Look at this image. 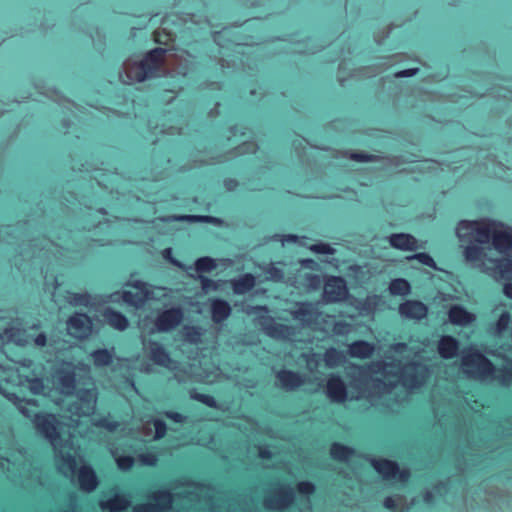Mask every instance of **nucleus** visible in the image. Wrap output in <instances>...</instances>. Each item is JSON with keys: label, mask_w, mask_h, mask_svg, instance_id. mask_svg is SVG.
I'll return each mask as SVG.
<instances>
[{"label": "nucleus", "mask_w": 512, "mask_h": 512, "mask_svg": "<svg viewBox=\"0 0 512 512\" xmlns=\"http://www.w3.org/2000/svg\"><path fill=\"white\" fill-rule=\"evenodd\" d=\"M332 331L335 335L344 336L350 333L351 325L346 321H337L333 324Z\"/></svg>", "instance_id": "51"}, {"label": "nucleus", "mask_w": 512, "mask_h": 512, "mask_svg": "<svg viewBox=\"0 0 512 512\" xmlns=\"http://www.w3.org/2000/svg\"><path fill=\"white\" fill-rule=\"evenodd\" d=\"M371 464L384 479H393L398 476L399 480L404 482L407 481L410 476L409 471L406 469L400 470L395 461L371 459Z\"/></svg>", "instance_id": "9"}, {"label": "nucleus", "mask_w": 512, "mask_h": 512, "mask_svg": "<svg viewBox=\"0 0 512 512\" xmlns=\"http://www.w3.org/2000/svg\"><path fill=\"white\" fill-rule=\"evenodd\" d=\"M90 356L93 359V363L96 367H105L113 362L114 348L108 349H96L91 352Z\"/></svg>", "instance_id": "34"}, {"label": "nucleus", "mask_w": 512, "mask_h": 512, "mask_svg": "<svg viewBox=\"0 0 512 512\" xmlns=\"http://www.w3.org/2000/svg\"><path fill=\"white\" fill-rule=\"evenodd\" d=\"M375 347L373 344L357 340L352 342L348 347V353L352 358L367 359L374 353Z\"/></svg>", "instance_id": "29"}, {"label": "nucleus", "mask_w": 512, "mask_h": 512, "mask_svg": "<svg viewBox=\"0 0 512 512\" xmlns=\"http://www.w3.org/2000/svg\"><path fill=\"white\" fill-rule=\"evenodd\" d=\"M76 396L77 401L70 410L79 417L93 414L97 404V390L95 388L80 389L76 392Z\"/></svg>", "instance_id": "6"}, {"label": "nucleus", "mask_w": 512, "mask_h": 512, "mask_svg": "<svg viewBox=\"0 0 512 512\" xmlns=\"http://www.w3.org/2000/svg\"><path fill=\"white\" fill-rule=\"evenodd\" d=\"M1 338L18 346H26L29 343L26 331L14 326L4 329Z\"/></svg>", "instance_id": "31"}, {"label": "nucleus", "mask_w": 512, "mask_h": 512, "mask_svg": "<svg viewBox=\"0 0 512 512\" xmlns=\"http://www.w3.org/2000/svg\"><path fill=\"white\" fill-rule=\"evenodd\" d=\"M183 320V311L179 307H172L160 312L155 319L158 332H169L175 329Z\"/></svg>", "instance_id": "8"}, {"label": "nucleus", "mask_w": 512, "mask_h": 512, "mask_svg": "<svg viewBox=\"0 0 512 512\" xmlns=\"http://www.w3.org/2000/svg\"><path fill=\"white\" fill-rule=\"evenodd\" d=\"M348 289L345 280L339 276L329 277L323 287V298L327 303H337L347 298Z\"/></svg>", "instance_id": "7"}, {"label": "nucleus", "mask_w": 512, "mask_h": 512, "mask_svg": "<svg viewBox=\"0 0 512 512\" xmlns=\"http://www.w3.org/2000/svg\"><path fill=\"white\" fill-rule=\"evenodd\" d=\"M266 279L273 282H282L285 278L284 271L274 264H270L265 269Z\"/></svg>", "instance_id": "44"}, {"label": "nucleus", "mask_w": 512, "mask_h": 512, "mask_svg": "<svg viewBox=\"0 0 512 512\" xmlns=\"http://www.w3.org/2000/svg\"><path fill=\"white\" fill-rule=\"evenodd\" d=\"M496 225V221H476L473 242L477 244H488L491 239L493 240Z\"/></svg>", "instance_id": "20"}, {"label": "nucleus", "mask_w": 512, "mask_h": 512, "mask_svg": "<svg viewBox=\"0 0 512 512\" xmlns=\"http://www.w3.org/2000/svg\"><path fill=\"white\" fill-rule=\"evenodd\" d=\"M461 369L468 377L480 382L491 380L495 373L493 363L481 352L469 350L461 358Z\"/></svg>", "instance_id": "3"}, {"label": "nucleus", "mask_w": 512, "mask_h": 512, "mask_svg": "<svg viewBox=\"0 0 512 512\" xmlns=\"http://www.w3.org/2000/svg\"><path fill=\"white\" fill-rule=\"evenodd\" d=\"M231 286L234 294L243 295L254 288L255 277L251 273H245L236 279H232Z\"/></svg>", "instance_id": "30"}, {"label": "nucleus", "mask_w": 512, "mask_h": 512, "mask_svg": "<svg viewBox=\"0 0 512 512\" xmlns=\"http://www.w3.org/2000/svg\"><path fill=\"white\" fill-rule=\"evenodd\" d=\"M151 498L156 501L158 507H160L161 512L168 511L172 507L173 498L172 494L167 490H157L153 492Z\"/></svg>", "instance_id": "36"}, {"label": "nucleus", "mask_w": 512, "mask_h": 512, "mask_svg": "<svg viewBox=\"0 0 512 512\" xmlns=\"http://www.w3.org/2000/svg\"><path fill=\"white\" fill-rule=\"evenodd\" d=\"M299 493L304 495H311L315 492V485L310 481H301L297 484Z\"/></svg>", "instance_id": "56"}, {"label": "nucleus", "mask_w": 512, "mask_h": 512, "mask_svg": "<svg viewBox=\"0 0 512 512\" xmlns=\"http://www.w3.org/2000/svg\"><path fill=\"white\" fill-rule=\"evenodd\" d=\"M437 350L443 359H452L458 354L459 342L450 335H444L439 339Z\"/></svg>", "instance_id": "23"}, {"label": "nucleus", "mask_w": 512, "mask_h": 512, "mask_svg": "<svg viewBox=\"0 0 512 512\" xmlns=\"http://www.w3.org/2000/svg\"><path fill=\"white\" fill-rule=\"evenodd\" d=\"M492 244L498 252H508L512 248V228L497 222Z\"/></svg>", "instance_id": "17"}, {"label": "nucleus", "mask_w": 512, "mask_h": 512, "mask_svg": "<svg viewBox=\"0 0 512 512\" xmlns=\"http://www.w3.org/2000/svg\"><path fill=\"white\" fill-rule=\"evenodd\" d=\"M93 425L96 427L104 428L109 432H114L119 427V422L111 421L106 417L97 419L93 422Z\"/></svg>", "instance_id": "48"}, {"label": "nucleus", "mask_w": 512, "mask_h": 512, "mask_svg": "<svg viewBox=\"0 0 512 512\" xmlns=\"http://www.w3.org/2000/svg\"><path fill=\"white\" fill-rule=\"evenodd\" d=\"M67 301L72 306H89L91 304V296L89 293H74L69 292L67 295Z\"/></svg>", "instance_id": "40"}, {"label": "nucleus", "mask_w": 512, "mask_h": 512, "mask_svg": "<svg viewBox=\"0 0 512 512\" xmlns=\"http://www.w3.org/2000/svg\"><path fill=\"white\" fill-rule=\"evenodd\" d=\"M277 386L285 391H295L301 387L306 379L298 372H294L288 369H282L277 372Z\"/></svg>", "instance_id": "14"}, {"label": "nucleus", "mask_w": 512, "mask_h": 512, "mask_svg": "<svg viewBox=\"0 0 512 512\" xmlns=\"http://www.w3.org/2000/svg\"><path fill=\"white\" fill-rule=\"evenodd\" d=\"M78 483L85 492H92L97 488L98 479L92 467L84 465L79 469Z\"/></svg>", "instance_id": "24"}, {"label": "nucleus", "mask_w": 512, "mask_h": 512, "mask_svg": "<svg viewBox=\"0 0 512 512\" xmlns=\"http://www.w3.org/2000/svg\"><path fill=\"white\" fill-rule=\"evenodd\" d=\"M184 218L192 220V221L210 222V223H216V222L220 221L216 217H213V216H202V215L183 216V217H180L179 219H184Z\"/></svg>", "instance_id": "57"}, {"label": "nucleus", "mask_w": 512, "mask_h": 512, "mask_svg": "<svg viewBox=\"0 0 512 512\" xmlns=\"http://www.w3.org/2000/svg\"><path fill=\"white\" fill-rule=\"evenodd\" d=\"M294 499V489L290 485H281L265 496L263 505L268 510L282 511L290 507Z\"/></svg>", "instance_id": "4"}, {"label": "nucleus", "mask_w": 512, "mask_h": 512, "mask_svg": "<svg viewBox=\"0 0 512 512\" xmlns=\"http://www.w3.org/2000/svg\"><path fill=\"white\" fill-rule=\"evenodd\" d=\"M310 250L325 255H332L335 253V249L327 243H317L310 246Z\"/></svg>", "instance_id": "53"}, {"label": "nucleus", "mask_w": 512, "mask_h": 512, "mask_svg": "<svg viewBox=\"0 0 512 512\" xmlns=\"http://www.w3.org/2000/svg\"><path fill=\"white\" fill-rule=\"evenodd\" d=\"M130 285L137 289V292L124 291L122 299L124 302L135 307H141L151 297L152 292L147 283L141 280H135Z\"/></svg>", "instance_id": "11"}, {"label": "nucleus", "mask_w": 512, "mask_h": 512, "mask_svg": "<svg viewBox=\"0 0 512 512\" xmlns=\"http://www.w3.org/2000/svg\"><path fill=\"white\" fill-rule=\"evenodd\" d=\"M104 318L106 322L116 330L124 331L127 329L129 322L126 316L122 313L115 311L111 308H107L104 311Z\"/></svg>", "instance_id": "32"}, {"label": "nucleus", "mask_w": 512, "mask_h": 512, "mask_svg": "<svg viewBox=\"0 0 512 512\" xmlns=\"http://www.w3.org/2000/svg\"><path fill=\"white\" fill-rule=\"evenodd\" d=\"M166 52V49L157 47L148 52L139 62H124L123 70L119 73L121 82L131 85L136 82H143L146 79L157 77L163 63V56Z\"/></svg>", "instance_id": "2"}, {"label": "nucleus", "mask_w": 512, "mask_h": 512, "mask_svg": "<svg viewBox=\"0 0 512 512\" xmlns=\"http://www.w3.org/2000/svg\"><path fill=\"white\" fill-rule=\"evenodd\" d=\"M117 466L122 471H128L134 464V458L132 456H119L116 458Z\"/></svg>", "instance_id": "54"}, {"label": "nucleus", "mask_w": 512, "mask_h": 512, "mask_svg": "<svg viewBox=\"0 0 512 512\" xmlns=\"http://www.w3.org/2000/svg\"><path fill=\"white\" fill-rule=\"evenodd\" d=\"M383 505L385 508L389 510H395L396 509V500L392 496H388L384 499Z\"/></svg>", "instance_id": "62"}, {"label": "nucleus", "mask_w": 512, "mask_h": 512, "mask_svg": "<svg viewBox=\"0 0 512 512\" xmlns=\"http://www.w3.org/2000/svg\"><path fill=\"white\" fill-rule=\"evenodd\" d=\"M149 358L150 360L158 365L167 369H174L175 362L171 359L169 352L164 346L157 341L150 340L148 342Z\"/></svg>", "instance_id": "15"}, {"label": "nucleus", "mask_w": 512, "mask_h": 512, "mask_svg": "<svg viewBox=\"0 0 512 512\" xmlns=\"http://www.w3.org/2000/svg\"><path fill=\"white\" fill-rule=\"evenodd\" d=\"M232 312L230 304L220 298L211 301V319L214 323L220 324L224 322Z\"/></svg>", "instance_id": "25"}, {"label": "nucleus", "mask_w": 512, "mask_h": 512, "mask_svg": "<svg viewBox=\"0 0 512 512\" xmlns=\"http://www.w3.org/2000/svg\"><path fill=\"white\" fill-rule=\"evenodd\" d=\"M448 319L453 325L465 327L474 322L476 317L463 306L456 304L450 307L448 311Z\"/></svg>", "instance_id": "21"}, {"label": "nucleus", "mask_w": 512, "mask_h": 512, "mask_svg": "<svg viewBox=\"0 0 512 512\" xmlns=\"http://www.w3.org/2000/svg\"><path fill=\"white\" fill-rule=\"evenodd\" d=\"M429 376L428 369L416 362L405 364L400 369V382L407 389H414L422 386Z\"/></svg>", "instance_id": "5"}, {"label": "nucleus", "mask_w": 512, "mask_h": 512, "mask_svg": "<svg viewBox=\"0 0 512 512\" xmlns=\"http://www.w3.org/2000/svg\"><path fill=\"white\" fill-rule=\"evenodd\" d=\"M411 291V286L406 279L396 278L393 279L389 284V292L392 295L405 296Z\"/></svg>", "instance_id": "39"}, {"label": "nucleus", "mask_w": 512, "mask_h": 512, "mask_svg": "<svg viewBox=\"0 0 512 512\" xmlns=\"http://www.w3.org/2000/svg\"><path fill=\"white\" fill-rule=\"evenodd\" d=\"M132 500L129 495L115 494L113 497L100 501L99 506L102 510L109 512H122L131 506Z\"/></svg>", "instance_id": "22"}, {"label": "nucleus", "mask_w": 512, "mask_h": 512, "mask_svg": "<svg viewBox=\"0 0 512 512\" xmlns=\"http://www.w3.org/2000/svg\"><path fill=\"white\" fill-rule=\"evenodd\" d=\"M490 266L484 267L487 273L494 278L499 279H512V259H489Z\"/></svg>", "instance_id": "18"}, {"label": "nucleus", "mask_w": 512, "mask_h": 512, "mask_svg": "<svg viewBox=\"0 0 512 512\" xmlns=\"http://www.w3.org/2000/svg\"><path fill=\"white\" fill-rule=\"evenodd\" d=\"M406 349H407L406 343L398 342V343H395L392 345V350L396 353H402Z\"/></svg>", "instance_id": "64"}, {"label": "nucleus", "mask_w": 512, "mask_h": 512, "mask_svg": "<svg viewBox=\"0 0 512 512\" xmlns=\"http://www.w3.org/2000/svg\"><path fill=\"white\" fill-rule=\"evenodd\" d=\"M280 237L283 245L288 242L296 243L299 240V237L293 234L281 235Z\"/></svg>", "instance_id": "63"}, {"label": "nucleus", "mask_w": 512, "mask_h": 512, "mask_svg": "<svg viewBox=\"0 0 512 512\" xmlns=\"http://www.w3.org/2000/svg\"><path fill=\"white\" fill-rule=\"evenodd\" d=\"M133 512H161V509L155 504L143 503L135 505Z\"/></svg>", "instance_id": "55"}, {"label": "nucleus", "mask_w": 512, "mask_h": 512, "mask_svg": "<svg viewBox=\"0 0 512 512\" xmlns=\"http://www.w3.org/2000/svg\"><path fill=\"white\" fill-rule=\"evenodd\" d=\"M56 384L61 394L73 395L76 392V374L74 370L69 367L58 370Z\"/></svg>", "instance_id": "16"}, {"label": "nucleus", "mask_w": 512, "mask_h": 512, "mask_svg": "<svg viewBox=\"0 0 512 512\" xmlns=\"http://www.w3.org/2000/svg\"><path fill=\"white\" fill-rule=\"evenodd\" d=\"M57 468L61 474L67 478H72L76 472L77 461L70 453L63 454L61 451L56 453Z\"/></svg>", "instance_id": "27"}, {"label": "nucleus", "mask_w": 512, "mask_h": 512, "mask_svg": "<svg viewBox=\"0 0 512 512\" xmlns=\"http://www.w3.org/2000/svg\"><path fill=\"white\" fill-rule=\"evenodd\" d=\"M0 393L12 402L23 416L31 419L37 433L48 440L55 450L61 446L60 434L63 424L55 415L40 413L36 400L20 398L15 392L6 391L2 385H0Z\"/></svg>", "instance_id": "1"}, {"label": "nucleus", "mask_w": 512, "mask_h": 512, "mask_svg": "<svg viewBox=\"0 0 512 512\" xmlns=\"http://www.w3.org/2000/svg\"><path fill=\"white\" fill-rule=\"evenodd\" d=\"M389 243L392 247L402 251H413L417 249V240L410 234L395 233L389 236Z\"/></svg>", "instance_id": "28"}, {"label": "nucleus", "mask_w": 512, "mask_h": 512, "mask_svg": "<svg viewBox=\"0 0 512 512\" xmlns=\"http://www.w3.org/2000/svg\"><path fill=\"white\" fill-rule=\"evenodd\" d=\"M466 260L470 262L481 261L484 256L483 248L478 245H467L464 250Z\"/></svg>", "instance_id": "41"}, {"label": "nucleus", "mask_w": 512, "mask_h": 512, "mask_svg": "<svg viewBox=\"0 0 512 512\" xmlns=\"http://www.w3.org/2000/svg\"><path fill=\"white\" fill-rule=\"evenodd\" d=\"M33 342L35 343L36 346L38 347H44L47 343V337L45 335V333H40L38 334L34 339H33Z\"/></svg>", "instance_id": "61"}, {"label": "nucleus", "mask_w": 512, "mask_h": 512, "mask_svg": "<svg viewBox=\"0 0 512 512\" xmlns=\"http://www.w3.org/2000/svg\"><path fill=\"white\" fill-rule=\"evenodd\" d=\"M264 332L269 337L282 340L290 339L294 334L291 326L277 323L272 319L264 326Z\"/></svg>", "instance_id": "26"}, {"label": "nucleus", "mask_w": 512, "mask_h": 512, "mask_svg": "<svg viewBox=\"0 0 512 512\" xmlns=\"http://www.w3.org/2000/svg\"><path fill=\"white\" fill-rule=\"evenodd\" d=\"M326 395L330 401L343 403L347 399L346 385L337 374H331L327 379Z\"/></svg>", "instance_id": "13"}, {"label": "nucleus", "mask_w": 512, "mask_h": 512, "mask_svg": "<svg viewBox=\"0 0 512 512\" xmlns=\"http://www.w3.org/2000/svg\"><path fill=\"white\" fill-rule=\"evenodd\" d=\"M291 315L295 320L309 325L318 320L320 313L314 304L303 302L299 303L296 308L291 311Z\"/></svg>", "instance_id": "19"}, {"label": "nucleus", "mask_w": 512, "mask_h": 512, "mask_svg": "<svg viewBox=\"0 0 512 512\" xmlns=\"http://www.w3.org/2000/svg\"><path fill=\"white\" fill-rule=\"evenodd\" d=\"M153 425L155 428L154 439L159 440V439L163 438L167 432L166 423L161 419H154Z\"/></svg>", "instance_id": "52"}, {"label": "nucleus", "mask_w": 512, "mask_h": 512, "mask_svg": "<svg viewBox=\"0 0 512 512\" xmlns=\"http://www.w3.org/2000/svg\"><path fill=\"white\" fill-rule=\"evenodd\" d=\"M195 270L199 273L210 272L217 266L215 260L211 257H200L195 261Z\"/></svg>", "instance_id": "42"}, {"label": "nucleus", "mask_w": 512, "mask_h": 512, "mask_svg": "<svg viewBox=\"0 0 512 512\" xmlns=\"http://www.w3.org/2000/svg\"><path fill=\"white\" fill-rule=\"evenodd\" d=\"M408 259H416L421 264L436 269V263L434 259L427 253L421 252L410 256Z\"/></svg>", "instance_id": "50"}, {"label": "nucleus", "mask_w": 512, "mask_h": 512, "mask_svg": "<svg viewBox=\"0 0 512 512\" xmlns=\"http://www.w3.org/2000/svg\"><path fill=\"white\" fill-rule=\"evenodd\" d=\"M492 379H496L504 387L510 386L512 384V360L506 361L498 369L495 368Z\"/></svg>", "instance_id": "35"}, {"label": "nucleus", "mask_w": 512, "mask_h": 512, "mask_svg": "<svg viewBox=\"0 0 512 512\" xmlns=\"http://www.w3.org/2000/svg\"><path fill=\"white\" fill-rule=\"evenodd\" d=\"M511 322V315L508 311H504L499 316L498 320L495 324L491 325L489 328V333L494 336H500L504 331L507 330L509 324Z\"/></svg>", "instance_id": "37"}, {"label": "nucleus", "mask_w": 512, "mask_h": 512, "mask_svg": "<svg viewBox=\"0 0 512 512\" xmlns=\"http://www.w3.org/2000/svg\"><path fill=\"white\" fill-rule=\"evenodd\" d=\"M331 457L338 461H347L354 454V450L340 443H333L330 448Z\"/></svg>", "instance_id": "38"}, {"label": "nucleus", "mask_w": 512, "mask_h": 512, "mask_svg": "<svg viewBox=\"0 0 512 512\" xmlns=\"http://www.w3.org/2000/svg\"><path fill=\"white\" fill-rule=\"evenodd\" d=\"M197 279L200 281L201 289L207 293L209 291H216L219 288V285L216 281L209 279L204 275H198Z\"/></svg>", "instance_id": "49"}, {"label": "nucleus", "mask_w": 512, "mask_h": 512, "mask_svg": "<svg viewBox=\"0 0 512 512\" xmlns=\"http://www.w3.org/2000/svg\"><path fill=\"white\" fill-rule=\"evenodd\" d=\"M349 159L357 162H370L374 159V156L367 153H350Z\"/></svg>", "instance_id": "58"}, {"label": "nucleus", "mask_w": 512, "mask_h": 512, "mask_svg": "<svg viewBox=\"0 0 512 512\" xmlns=\"http://www.w3.org/2000/svg\"><path fill=\"white\" fill-rule=\"evenodd\" d=\"M67 329L73 337L83 339L90 334L91 320L86 314L76 313L69 317Z\"/></svg>", "instance_id": "12"}, {"label": "nucleus", "mask_w": 512, "mask_h": 512, "mask_svg": "<svg viewBox=\"0 0 512 512\" xmlns=\"http://www.w3.org/2000/svg\"><path fill=\"white\" fill-rule=\"evenodd\" d=\"M185 336L190 343L197 344L201 341L202 330L200 327L197 326L187 327Z\"/></svg>", "instance_id": "47"}, {"label": "nucleus", "mask_w": 512, "mask_h": 512, "mask_svg": "<svg viewBox=\"0 0 512 512\" xmlns=\"http://www.w3.org/2000/svg\"><path fill=\"white\" fill-rule=\"evenodd\" d=\"M398 312L403 319L418 322L426 318L428 307L418 300H406L399 305Z\"/></svg>", "instance_id": "10"}, {"label": "nucleus", "mask_w": 512, "mask_h": 512, "mask_svg": "<svg viewBox=\"0 0 512 512\" xmlns=\"http://www.w3.org/2000/svg\"><path fill=\"white\" fill-rule=\"evenodd\" d=\"M324 360L328 367H335L340 363V353L335 348H329L324 354Z\"/></svg>", "instance_id": "46"}, {"label": "nucleus", "mask_w": 512, "mask_h": 512, "mask_svg": "<svg viewBox=\"0 0 512 512\" xmlns=\"http://www.w3.org/2000/svg\"><path fill=\"white\" fill-rule=\"evenodd\" d=\"M190 398L199 401L210 408H217V401L211 395L198 393L195 390H192L190 391Z\"/></svg>", "instance_id": "45"}, {"label": "nucleus", "mask_w": 512, "mask_h": 512, "mask_svg": "<svg viewBox=\"0 0 512 512\" xmlns=\"http://www.w3.org/2000/svg\"><path fill=\"white\" fill-rule=\"evenodd\" d=\"M164 416L168 419L176 422V423H183L186 421L187 417L182 415L181 413L174 412V411H165Z\"/></svg>", "instance_id": "59"}, {"label": "nucleus", "mask_w": 512, "mask_h": 512, "mask_svg": "<svg viewBox=\"0 0 512 512\" xmlns=\"http://www.w3.org/2000/svg\"><path fill=\"white\" fill-rule=\"evenodd\" d=\"M28 383L29 390L35 395L45 394L46 386L44 384L43 378L40 377H26L25 380Z\"/></svg>", "instance_id": "43"}, {"label": "nucleus", "mask_w": 512, "mask_h": 512, "mask_svg": "<svg viewBox=\"0 0 512 512\" xmlns=\"http://www.w3.org/2000/svg\"><path fill=\"white\" fill-rule=\"evenodd\" d=\"M476 221L462 220L456 228V235L460 242L473 243Z\"/></svg>", "instance_id": "33"}, {"label": "nucleus", "mask_w": 512, "mask_h": 512, "mask_svg": "<svg viewBox=\"0 0 512 512\" xmlns=\"http://www.w3.org/2000/svg\"><path fill=\"white\" fill-rule=\"evenodd\" d=\"M418 68H410V69H404L400 70L394 73V76L396 78H405V77H411L415 75L418 72Z\"/></svg>", "instance_id": "60"}]
</instances>
